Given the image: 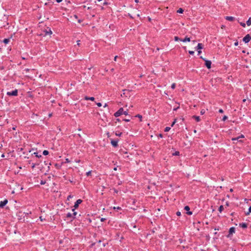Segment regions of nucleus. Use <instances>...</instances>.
Listing matches in <instances>:
<instances>
[{"instance_id":"f257e3e1","label":"nucleus","mask_w":251,"mask_h":251,"mask_svg":"<svg viewBox=\"0 0 251 251\" xmlns=\"http://www.w3.org/2000/svg\"><path fill=\"white\" fill-rule=\"evenodd\" d=\"M122 114L127 115L128 111L127 110L124 111L123 108L121 107L116 112L114 113V115L115 117H118Z\"/></svg>"},{"instance_id":"f03ea898","label":"nucleus","mask_w":251,"mask_h":251,"mask_svg":"<svg viewBox=\"0 0 251 251\" xmlns=\"http://www.w3.org/2000/svg\"><path fill=\"white\" fill-rule=\"evenodd\" d=\"M201 58L202 59L205 61V65L208 69H210L211 67V61L210 60H206L203 58L202 56H201Z\"/></svg>"},{"instance_id":"7ed1b4c3","label":"nucleus","mask_w":251,"mask_h":251,"mask_svg":"<svg viewBox=\"0 0 251 251\" xmlns=\"http://www.w3.org/2000/svg\"><path fill=\"white\" fill-rule=\"evenodd\" d=\"M6 94L9 96H16L18 95V90L15 89L11 92H7Z\"/></svg>"},{"instance_id":"20e7f679","label":"nucleus","mask_w":251,"mask_h":251,"mask_svg":"<svg viewBox=\"0 0 251 251\" xmlns=\"http://www.w3.org/2000/svg\"><path fill=\"white\" fill-rule=\"evenodd\" d=\"M251 40V36L250 34H247L243 39V41L245 43H249Z\"/></svg>"},{"instance_id":"39448f33","label":"nucleus","mask_w":251,"mask_h":251,"mask_svg":"<svg viewBox=\"0 0 251 251\" xmlns=\"http://www.w3.org/2000/svg\"><path fill=\"white\" fill-rule=\"evenodd\" d=\"M82 202V201L80 199L77 200L75 202V203L74 207V209H76L78 207L79 204H80Z\"/></svg>"},{"instance_id":"423d86ee","label":"nucleus","mask_w":251,"mask_h":251,"mask_svg":"<svg viewBox=\"0 0 251 251\" xmlns=\"http://www.w3.org/2000/svg\"><path fill=\"white\" fill-rule=\"evenodd\" d=\"M129 91L127 90H126V89H125V90H123V93L122 94H121V96L122 97H123V96H125L126 97L129 96Z\"/></svg>"},{"instance_id":"0eeeda50","label":"nucleus","mask_w":251,"mask_h":251,"mask_svg":"<svg viewBox=\"0 0 251 251\" xmlns=\"http://www.w3.org/2000/svg\"><path fill=\"white\" fill-rule=\"evenodd\" d=\"M8 202V201L5 199L3 201H1L0 202V207H3Z\"/></svg>"},{"instance_id":"6e6552de","label":"nucleus","mask_w":251,"mask_h":251,"mask_svg":"<svg viewBox=\"0 0 251 251\" xmlns=\"http://www.w3.org/2000/svg\"><path fill=\"white\" fill-rule=\"evenodd\" d=\"M235 227H230L229 230V234L227 236L229 237L230 235H232L233 233H235Z\"/></svg>"},{"instance_id":"1a4fd4ad","label":"nucleus","mask_w":251,"mask_h":251,"mask_svg":"<svg viewBox=\"0 0 251 251\" xmlns=\"http://www.w3.org/2000/svg\"><path fill=\"white\" fill-rule=\"evenodd\" d=\"M118 140H112L111 141V144L114 147H117L118 145Z\"/></svg>"},{"instance_id":"9d476101","label":"nucleus","mask_w":251,"mask_h":251,"mask_svg":"<svg viewBox=\"0 0 251 251\" xmlns=\"http://www.w3.org/2000/svg\"><path fill=\"white\" fill-rule=\"evenodd\" d=\"M184 210L187 211V214L188 215H191L192 214V212L191 211H189V210H190V207L188 206H185L184 207Z\"/></svg>"},{"instance_id":"9b49d317","label":"nucleus","mask_w":251,"mask_h":251,"mask_svg":"<svg viewBox=\"0 0 251 251\" xmlns=\"http://www.w3.org/2000/svg\"><path fill=\"white\" fill-rule=\"evenodd\" d=\"M203 45L201 43H199L198 44V46L195 48V49L196 50H200L203 49Z\"/></svg>"},{"instance_id":"f8f14e48","label":"nucleus","mask_w":251,"mask_h":251,"mask_svg":"<svg viewBox=\"0 0 251 251\" xmlns=\"http://www.w3.org/2000/svg\"><path fill=\"white\" fill-rule=\"evenodd\" d=\"M235 18L232 16H226V19L229 21H233L234 20Z\"/></svg>"},{"instance_id":"ddd939ff","label":"nucleus","mask_w":251,"mask_h":251,"mask_svg":"<svg viewBox=\"0 0 251 251\" xmlns=\"http://www.w3.org/2000/svg\"><path fill=\"white\" fill-rule=\"evenodd\" d=\"M239 226L242 227L243 228H245L247 227V224H246L245 223H240L239 224Z\"/></svg>"},{"instance_id":"4468645a","label":"nucleus","mask_w":251,"mask_h":251,"mask_svg":"<svg viewBox=\"0 0 251 251\" xmlns=\"http://www.w3.org/2000/svg\"><path fill=\"white\" fill-rule=\"evenodd\" d=\"M45 35H50L52 34V31H51L50 29H49L48 30H46L45 31Z\"/></svg>"},{"instance_id":"2eb2a0df","label":"nucleus","mask_w":251,"mask_h":251,"mask_svg":"<svg viewBox=\"0 0 251 251\" xmlns=\"http://www.w3.org/2000/svg\"><path fill=\"white\" fill-rule=\"evenodd\" d=\"M192 118L196 120L197 122H200L201 120L200 117L197 116H193Z\"/></svg>"},{"instance_id":"dca6fc26","label":"nucleus","mask_w":251,"mask_h":251,"mask_svg":"<svg viewBox=\"0 0 251 251\" xmlns=\"http://www.w3.org/2000/svg\"><path fill=\"white\" fill-rule=\"evenodd\" d=\"M181 41H182L183 42H185L186 41L190 42V38L189 37H186L184 39H181Z\"/></svg>"},{"instance_id":"f3484780","label":"nucleus","mask_w":251,"mask_h":251,"mask_svg":"<svg viewBox=\"0 0 251 251\" xmlns=\"http://www.w3.org/2000/svg\"><path fill=\"white\" fill-rule=\"evenodd\" d=\"M85 100H91L92 101H93V100H94L95 98H94V97H89L86 96L85 97Z\"/></svg>"},{"instance_id":"a211bd4d","label":"nucleus","mask_w":251,"mask_h":251,"mask_svg":"<svg viewBox=\"0 0 251 251\" xmlns=\"http://www.w3.org/2000/svg\"><path fill=\"white\" fill-rule=\"evenodd\" d=\"M75 209H74V208L72 209V211L74 212H73V214H72V215H73V219H75V216H76V214H77V212H75Z\"/></svg>"},{"instance_id":"6ab92c4d","label":"nucleus","mask_w":251,"mask_h":251,"mask_svg":"<svg viewBox=\"0 0 251 251\" xmlns=\"http://www.w3.org/2000/svg\"><path fill=\"white\" fill-rule=\"evenodd\" d=\"M247 25L248 26H250L251 25V18H249L248 20L247 21Z\"/></svg>"},{"instance_id":"aec40b11","label":"nucleus","mask_w":251,"mask_h":251,"mask_svg":"<svg viewBox=\"0 0 251 251\" xmlns=\"http://www.w3.org/2000/svg\"><path fill=\"white\" fill-rule=\"evenodd\" d=\"M183 11H184L183 9L181 8H180L177 10V12L178 13H182L183 12Z\"/></svg>"},{"instance_id":"412c9836","label":"nucleus","mask_w":251,"mask_h":251,"mask_svg":"<svg viewBox=\"0 0 251 251\" xmlns=\"http://www.w3.org/2000/svg\"><path fill=\"white\" fill-rule=\"evenodd\" d=\"M9 41H10V39H7V38L6 39H4L3 40V43L4 44H7V43H8L9 42Z\"/></svg>"},{"instance_id":"4be33fe9","label":"nucleus","mask_w":251,"mask_h":251,"mask_svg":"<svg viewBox=\"0 0 251 251\" xmlns=\"http://www.w3.org/2000/svg\"><path fill=\"white\" fill-rule=\"evenodd\" d=\"M224 210V206L223 205H221L219 208V211L220 212H222Z\"/></svg>"},{"instance_id":"5701e85b","label":"nucleus","mask_w":251,"mask_h":251,"mask_svg":"<svg viewBox=\"0 0 251 251\" xmlns=\"http://www.w3.org/2000/svg\"><path fill=\"white\" fill-rule=\"evenodd\" d=\"M171 129V127L169 126H167L164 129L165 132H168Z\"/></svg>"},{"instance_id":"b1692460","label":"nucleus","mask_w":251,"mask_h":251,"mask_svg":"<svg viewBox=\"0 0 251 251\" xmlns=\"http://www.w3.org/2000/svg\"><path fill=\"white\" fill-rule=\"evenodd\" d=\"M49 153V151H47V150H45L43 152V154L44 155H48Z\"/></svg>"},{"instance_id":"393cba45","label":"nucleus","mask_w":251,"mask_h":251,"mask_svg":"<svg viewBox=\"0 0 251 251\" xmlns=\"http://www.w3.org/2000/svg\"><path fill=\"white\" fill-rule=\"evenodd\" d=\"M67 218H73V215L71 213H68L66 215Z\"/></svg>"},{"instance_id":"a878e982","label":"nucleus","mask_w":251,"mask_h":251,"mask_svg":"<svg viewBox=\"0 0 251 251\" xmlns=\"http://www.w3.org/2000/svg\"><path fill=\"white\" fill-rule=\"evenodd\" d=\"M174 40L175 41H181V39H180L177 36H175L174 37Z\"/></svg>"},{"instance_id":"bb28decb","label":"nucleus","mask_w":251,"mask_h":251,"mask_svg":"<svg viewBox=\"0 0 251 251\" xmlns=\"http://www.w3.org/2000/svg\"><path fill=\"white\" fill-rule=\"evenodd\" d=\"M33 154H34V155L36 156V157H38V158H40V157H42V155H38V153H37V152H34V153H33Z\"/></svg>"},{"instance_id":"cd10ccee","label":"nucleus","mask_w":251,"mask_h":251,"mask_svg":"<svg viewBox=\"0 0 251 251\" xmlns=\"http://www.w3.org/2000/svg\"><path fill=\"white\" fill-rule=\"evenodd\" d=\"M39 165V163H32V168L34 169L36 166Z\"/></svg>"},{"instance_id":"c85d7f7f","label":"nucleus","mask_w":251,"mask_h":251,"mask_svg":"<svg viewBox=\"0 0 251 251\" xmlns=\"http://www.w3.org/2000/svg\"><path fill=\"white\" fill-rule=\"evenodd\" d=\"M135 117H138V118H139L140 119V121H142V115H141L140 114H138V115H136Z\"/></svg>"},{"instance_id":"c756f323","label":"nucleus","mask_w":251,"mask_h":251,"mask_svg":"<svg viewBox=\"0 0 251 251\" xmlns=\"http://www.w3.org/2000/svg\"><path fill=\"white\" fill-rule=\"evenodd\" d=\"M251 213V206L249 208V211L246 213V215H248Z\"/></svg>"},{"instance_id":"7c9ffc66","label":"nucleus","mask_w":251,"mask_h":251,"mask_svg":"<svg viewBox=\"0 0 251 251\" xmlns=\"http://www.w3.org/2000/svg\"><path fill=\"white\" fill-rule=\"evenodd\" d=\"M240 138V137H236V138H233L232 139V140L233 141H238V140Z\"/></svg>"},{"instance_id":"2f4dec72","label":"nucleus","mask_w":251,"mask_h":251,"mask_svg":"<svg viewBox=\"0 0 251 251\" xmlns=\"http://www.w3.org/2000/svg\"><path fill=\"white\" fill-rule=\"evenodd\" d=\"M115 134L116 136H120L122 134V132H118V133L116 132Z\"/></svg>"},{"instance_id":"473e14b6","label":"nucleus","mask_w":251,"mask_h":251,"mask_svg":"<svg viewBox=\"0 0 251 251\" xmlns=\"http://www.w3.org/2000/svg\"><path fill=\"white\" fill-rule=\"evenodd\" d=\"M240 25H241L242 26H243V27H245L246 26V24H245V23H242V22H241V23H240Z\"/></svg>"},{"instance_id":"72a5a7b5","label":"nucleus","mask_w":251,"mask_h":251,"mask_svg":"<svg viewBox=\"0 0 251 251\" xmlns=\"http://www.w3.org/2000/svg\"><path fill=\"white\" fill-rule=\"evenodd\" d=\"M227 119V117L226 116V115H225V116H224L223 117L222 120H223V121H225Z\"/></svg>"},{"instance_id":"f704fd0d","label":"nucleus","mask_w":251,"mask_h":251,"mask_svg":"<svg viewBox=\"0 0 251 251\" xmlns=\"http://www.w3.org/2000/svg\"><path fill=\"white\" fill-rule=\"evenodd\" d=\"M176 87V84L175 83H173L171 85V88L173 89H174Z\"/></svg>"},{"instance_id":"c9c22d12","label":"nucleus","mask_w":251,"mask_h":251,"mask_svg":"<svg viewBox=\"0 0 251 251\" xmlns=\"http://www.w3.org/2000/svg\"><path fill=\"white\" fill-rule=\"evenodd\" d=\"M201 115H203L205 113V110L204 109H202L201 111Z\"/></svg>"},{"instance_id":"e433bc0d","label":"nucleus","mask_w":251,"mask_h":251,"mask_svg":"<svg viewBox=\"0 0 251 251\" xmlns=\"http://www.w3.org/2000/svg\"><path fill=\"white\" fill-rule=\"evenodd\" d=\"M176 214L177 216H179L181 215V212L180 211H177Z\"/></svg>"},{"instance_id":"4c0bfd02","label":"nucleus","mask_w":251,"mask_h":251,"mask_svg":"<svg viewBox=\"0 0 251 251\" xmlns=\"http://www.w3.org/2000/svg\"><path fill=\"white\" fill-rule=\"evenodd\" d=\"M176 119H175V121L172 123V125H171V126H172H172H174V125L175 124V123H176Z\"/></svg>"},{"instance_id":"58836bf2","label":"nucleus","mask_w":251,"mask_h":251,"mask_svg":"<svg viewBox=\"0 0 251 251\" xmlns=\"http://www.w3.org/2000/svg\"><path fill=\"white\" fill-rule=\"evenodd\" d=\"M4 69V67L3 66H0V70H3Z\"/></svg>"},{"instance_id":"ea45409f","label":"nucleus","mask_w":251,"mask_h":251,"mask_svg":"<svg viewBox=\"0 0 251 251\" xmlns=\"http://www.w3.org/2000/svg\"><path fill=\"white\" fill-rule=\"evenodd\" d=\"M114 208V209H118V210H119V209H121V208L120 207H119V206H118V207H114V208Z\"/></svg>"},{"instance_id":"a19ab883","label":"nucleus","mask_w":251,"mask_h":251,"mask_svg":"<svg viewBox=\"0 0 251 251\" xmlns=\"http://www.w3.org/2000/svg\"><path fill=\"white\" fill-rule=\"evenodd\" d=\"M189 53L191 55H193L194 54V51L190 50L189 51Z\"/></svg>"},{"instance_id":"79ce46f5","label":"nucleus","mask_w":251,"mask_h":251,"mask_svg":"<svg viewBox=\"0 0 251 251\" xmlns=\"http://www.w3.org/2000/svg\"><path fill=\"white\" fill-rule=\"evenodd\" d=\"M179 151H176L175 153L174 154H173L174 155H179Z\"/></svg>"},{"instance_id":"37998d69","label":"nucleus","mask_w":251,"mask_h":251,"mask_svg":"<svg viewBox=\"0 0 251 251\" xmlns=\"http://www.w3.org/2000/svg\"><path fill=\"white\" fill-rule=\"evenodd\" d=\"M97 105L99 107H100V106L102 105V104H101V103L100 102H98V103H97Z\"/></svg>"},{"instance_id":"c03bdc74","label":"nucleus","mask_w":251,"mask_h":251,"mask_svg":"<svg viewBox=\"0 0 251 251\" xmlns=\"http://www.w3.org/2000/svg\"><path fill=\"white\" fill-rule=\"evenodd\" d=\"M123 120L125 121V122H129L130 120V119H124Z\"/></svg>"},{"instance_id":"a18cd8bd","label":"nucleus","mask_w":251,"mask_h":251,"mask_svg":"<svg viewBox=\"0 0 251 251\" xmlns=\"http://www.w3.org/2000/svg\"><path fill=\"white\" fill-rule=\"evenodd\" d=\"M219 112L220 113H223L224 112V111L223 109H220L219 110Z\"/></svg>"},{"instance_id":"49530a36","label":"nucleus","mask_w":251,"mask_h":251,"mask_svg":"<svg viewBox=\"0 0 251 251\" xmlns=\"http://www.w3.org/2000/svg\"><path fill=\"white\" fill-rule=\"evenodd\" d=\"M91 171H89V172L86 173V175L87 176H89L91 174Z\"/></svg>"},{"instance_id":"de8ad7c7","label":"nucleus","mask_w":251,"mask_h":251,"mask_svg":"<svg viewBox=\"0 0 251 251\" xmlns=\"http://www.w3.org/2000/svg\"><path fill=\"white\" fill-rule=\"evenodd\" d=\"M238 45V41H236V42L234 43V46H237Z\"/></svg>"},{"instance_id":"09e8293b","label":"nucleus","mask_w":251,"mask_h":251,"mask_svg":"<svg viewBox=\"0 0 251 251\" xmlns=\"http://www.w3.org/2000/svg\"><path fill=\"white\" fill-rule=\"evenodd\" d=\"M45 182H46L45 181H44L42 180V181H41V182H40V184H41V185H43V184H45Z\"/></svg>"},{"instance_id":"8fccbe9b","label":"nucleus","mask_w":251,"mask_h":251,"mask_svg":"<svg viewBox=\"0 0 251 251\" xmlns=\"http://www.w3.org/2000/svg\"><path fill=\"white\" fill-rule=\"evenodd\" d=\"M72 198V196L71 195H69L68 198H67V199L68 200H69L70 199Z\"/></svg>"},{"instance_id":"3c124183","label":"nucleus","mask_w":251,"mask_h":251,"mask_svg":"<svg viewBox=\"0 0 251 251\" xmlns=\"http://www.w3.org/2000/svg\"><path fill=\"white\" fill-rule=\"evenodd\" d=\"M56 2H58V3H59V2H61L62 0H56Z\"/></svg>"},{"instance_id":"603ef678","label":"nucleus","mask_w":251,"mask_h":251,"mask_svg":"<svg viewBox=\"0 0 251 251\" xmlns=\"http://www.w3.org/2000/svg\"><path fill=\"white\" fill-rule=\"evenodd\" d=\"M118 57V56H115L114 57V61H116L117 58Z\"/></svg>"},{"instance_id":"864d4df0","label":"nucleus","mask_w":251,"mask_h":251,"mask_svg":"<svg viewBox=\"0 0 251 251\" xmlns=\"http://www.w3.org/2000/svg\"><path fill=\"white\" fill-rule=\"evenodd\" d=\"M104 107H106V106H107V103H105V104L104 105Z\"/></svg>"},{"instance_id":"5fc2aeb1","label":"nucleus","mask_w":251,"mask_h":251,"mask_svg":"<svg viewBox=\"0 0 251 251\" xmlns=\"http://www.w3.org/2000/svg\"><path fill=\"white\" fill-rule=\"evenodd\" d=\"M201 50H198V54H200V53H201Z\"/></svg>"},{"instance_id":"6e6d98bb","label":"nucleus","mask_w":251,"mask_h":251,"mask_svg":"<svg viewBox=\"0 0 251 251\" xmlns=\"http://www.w3.org/2000/svg\"><path fill=\"white\" fill-rule=\"evenodd\" d=\"M66 161L67 162H70V161L69 160V159L68 158H67L66 159Z\"/></svg>"},{"instance_id":"4d7b16f0","label":"nucleus","mask_w":251,"mask_h":251,"mask_svg":"<svg viewBox=\"0 0 251 251\" xmlns=\"http://www.w3.org/2000/svg\"><path fill=\"white\" fill-rule=\"evenodd\" d=\"M239 137H240V138H244V135H241V136H240Z\"/></svg>"},{"instance_id":"13d9d810","label":"nucleus","mask_w":251,"mask_h":251,"mask_svg":"<svg viewBox=\"0 0 251 251\" xmlns=\"http://www.w3.org/2000/svg\"><path fill=\"white\" fill-rule=\"evenodd\" d=\"M128 15H129V16L131 18H132V19H133V17H132L131 15H130L129 14Z\"/></svg>"},{"instance_id":"bf43d9fd","label":"nucleus","mask_w":251,"mask_h":251,"mask_svg":"<svg viewBox=\"0 0 251 251\" xmlns=\"http://www.w3.org/2000/svg\"><path fill=\"white\" fill-rule=\"evenodd\" d=\"M135 2L138 3L139 2V0H135Z\"/></svg>"},{"instance_id":"052dcab7","label":"nucleus","mask_w":251,"mask_h":251,"mask_svg":"<svg viewBox=\"0 0 251 251\" xmlns=\"http://www.w3.org/2000/svg\"><path fill=\"white\" fill-rule=\"evenodd\" d=\"M104 220H105L104 218H101V221H103Z\"/></svg>"},{"instance_id":"680f3d73","label":"nucleus","mask_w":251,"mask_h":251,"mask_svg":"<svg viewBox=\"0 0 251 251\" xmlns=\"http://www.w3.org/2000/svg\"><path fill=\"white\" fill-rule=\"evenodd\" d=\"M12 129H13V130H15V129H16V127H12Z\"/></svg>"},{"instance_id":"e2e57ef3","label":"nucleus","mask_w":251,"mask_h":251,"mask_svg":"<svg viewBox=\"0 0 251 251\" xmlns=\"http://www.w3.org/2000/svg\"><path fill=\"white\" fill-rule=\"evenodd\" d=\"M177 108H178V107H177V108H174V110H176V109H177Z\"/></svg>"},{"instance_id":"0e129e2a","label":"nucleus","mask_w":251,"mask_h":251,"mask_svg":"<svg viewBox=\"0 0 251 251\" xmlns=\"http://www.w3.org/2000/svg\"><path fill=\"white\" fill-rule=\"evenodd\" d=\"M40 219H41V221H43V218H42V217H40Z\"/></svg>"},{"instance_id":"69168bd1","label":"nucleus","mask_w":251,"mask_h":251,"mask_svg":"<svg viewBox=\"0 0 251 251\" xmlns=\"http://www.w3.org/2000/svg\"><path fill=\"white\" fill-rule=\"evenodd\" d=\"M31 160L28 161V163H29V164H30V163H31Z\"/></svg>"},{"instance_id":"338daca9","label":"nucleus","mask_w":251,"mask_h":251,"mask_svg":"<svg viewBox=\"0 0 251 251\" xmlns=\"http://www.w3.org/2000/svg\"><path fill=\"white\" fill-rule=\"evenodd\" d=\"M79 41H77V45H79Z\"/></svg>"},{"instance_id":"774afa93","label":"nucleus","mask_w":251,"mask_h":251,"mask_svg":"<svg viewBox=\"0 0 251 251\" xmlns=\"http://www.w3.org/2000/svg\"><path fill=\"white\" fill-rule=\"evenodd\" d=\"M25 70H26V71H29V69H26Z\"/></svg>"}]
</instances>
